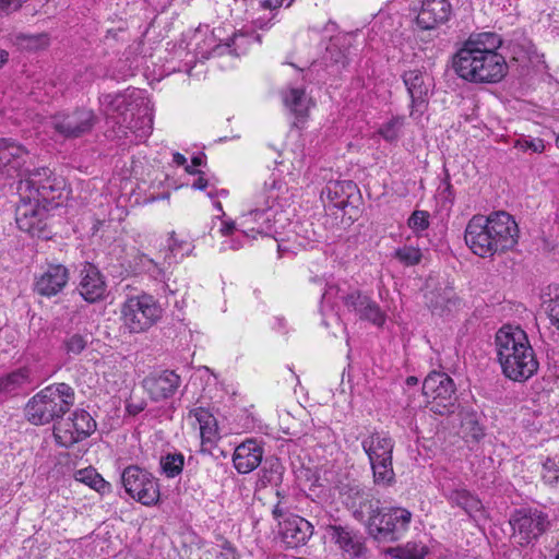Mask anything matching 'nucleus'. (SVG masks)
Listing matches in <instances>:
<instances>
[{
  "mask_svg": "<svg viewBox=\"0 0 559 559\" xmlns=\"http://www.w3.org/2000/svg\"><path fill=\"white\" fill-rule=\"evenodd\" d=\"M443 495L452 507L461 508L469 518L477 519L484 514L480 499L465 488L451 489Z\"/></svg>",
  "mask_w": 559,
  "mask_h": 559,
  "instance_id": "b1692460",
  "label": "nucleus"
},
{
  "mask_svg": "<svg viewBox=\"0 0 559 559\" xmlns=\"http://www.w3.org/2000/svg\"><path fill=\"white\" fill-rule=\"evenodd\" d=\"M29 383L28 370L17 369L7 376L0 377V395H7Z\"/></svg>",
  "mask_w": 559,
  "mask_h": 559,
  "instance_id": "473e14b6",
  "label": "nucleus"
},
{
  "mask_svg": "<svg viewBox=\"0 0 559 559\" xmlns=\"http://www.w3.org/2000/svg\"><path fill=\"white\" fill-rule=\"evenodd\" d=\"M342 497L353 516L366 523L369 530V523L380 510V501L374 499L369 490L358 485L346 486L342 491Z\"/></svg>",
  "mask_w": 559,
  "mask_h": 559,
  "instance_id": "9b49d317",
  "label": "nucleus"
},
{
  "mask_svg": "<svg viewBox=\"0 0 559 559\" xmlns=\"http://www.w3.org/2000/svg\"><path fill=\"white\" fill-rule=\"evenodd\" d=\"M390 552L396 559H424L428 548L421 543L408 542L404 546L393 548Z\"/></svg>",
  "mask_w": 559,
  "mask_h": 559,
  "instance_id": "e433bc0d",
  "label": "nucleus"
},
{
  "mask_svg": "<svg viewBox=\"0 0 559 559\" xmlns=\"http://www.w3.org/2000/svg\"><path fill=\"white\" fill-rule=\"evenodd\" d=\"M326 532L331 540L334 542L348 558L360 559L364 556L366 547L362 536L358 534V532L349 526L342 525H329Z\"/></svg>",
  "mask_w": 559,
  "mask_h": 559,
  "instance_id": "f3484780",
  "label": "nucleus"
},
{
  "mask_svg": "<svg viewBox=\"0 0 559 559\" xmlns=\"http://www.w3.org/2000/svg\"><path fill=\"white\" fill-rule=\"evenodd\" d=\"M403 82L411 97V117H420L428 104L432 78L419 70H409L403 74Z\"/></svg>",
  "mask_w": 559,
  "mask_h": 559,
  "instance_id": "4468645a",
  "label": "nucleus"
},
{
  "mask_svg": "<svg viewBox=\"0 0 559 559\" xmlns=\"http://www.w3.org/2000/svg\"><path fill=\"white\" fill-rule=\"evenodd\" d=\"M418 383V379L414 376H409L407 377L406 379V384L407 385H416Z\"/></svg>",
  "mask_w": 559,
  "mask_h": 559,
  "instance_id": "338daca9",
  "label": "nucleus"
},
{
  "mask_svg": "<svg viewBox=\"0 0 559 559\" xmlns=\"http://www.w3.org/2000/svg\"><path fill=\"white\" fill-rule=\"evenodd\" d=\"M283 1L284 0H258V5H259V9L261 10H269V14L271 15L270 17H265V16H260L255 20H253V24L255 27L258 28H266L270 24V22L272 21V19L274 17V13L273 11L278 9L282 4H283Z\"/></svg>",
  "mask_w": 559,
  "mask_h": 559,
  "instance_id": "a18cd8bd",
  "label": "nucleus"
},
{
  "mask_svg": "<svg viewBox=\"0 0 559 559\" xmlns=\"http://www.w3.org/2000/svg\"><path fill=\"white\" fill-rule=\"evenodd\" d=\"M173 160L178 166H185L187 163V158L180 153H175L173 155Z\"/></svg>",
  "mask_w": 559,
  "mask_h": 559,
  "instance_id": "e2e57ef3",
  "label": "nucleus"
},
{
  "mask_svg": "<svg viewBox=\"0 0 559 559\" xmlns=\"http://www.w3.org/2000/svg\"><path fill=\"white\" fill-rule=\"evenodd\" d=\"M519 237L518 223L504 211L492 212L487 216L474 215L464 231L466 246L480 258H492L512 250Z\"/></svg>",
  "mask_w": 559,
  "mask_h": 559,
  "instance_id": "f03ea898",
  "label": "nucleus"
},
{
  "mask_svg": "<svg viewBox=\"0 0 559 559\" xmlns=\"http://www.w3.org/2000/svg\"><path fill=\"white\" fill-rule=\"evenodd\" d=\"M20 201L15 209V221L19 228L33 237L48 238L47 206L33 197L19 195Z\"/></svg>",
  "mask_w": 559,
  "mask_h": 559,
  "instance_id": "1a4fd4ad",
  "label": "nucleus"
},
{
  "mask_svg": "<svg viewBox=\"0 0 559 559\" xmlns=\"http://www.w3.org/2000/svg\"><path fill=\"white\" fill-rule=\"evenodd\" d=\"M52 176L53 173L47 167H38L34 169L26 167L17 177V194L23 195L24 198H35V195L39 193V190H41V187L47 185L44 178H51Z\"/></svg>",
  "mask_w": 559,
  "mask_h": 559,
  "instance_id": "5701e85b",
  "label": "nucleus"
},
{
  "mask_svg": "<svg viewBox=\"0 0 559 559\" xmlns=\"http://www.w3.org/2000/svg\"><path fill=\"white\" fill-rule=\"evenodd\" d=\"M546 312L551 325L559 330V288H555L554 297L546 302Z\"/></svg>",
  "mask_w": 559,
  "mask_h": 559,
  "instance_id": "3c124183",
  "label": "nucleus"
},
{
  "mask_svg": "<svg viewBox=\"0 0 559 559\" xmlns=\"http://www.w3.org/2000/svg\"><path fill=\"white\" fill-rule=\"evenodd\" d=\"M429 213L423 210H416L407 219V226L419 236L429 227Z\"/></svg>",
  "mask_w": 559,
  "mask_h": 559,
  "instance_id": "49530a36",
  "label": "nucleus"
},
{
  "mask_svg": "<svg viewBox=\"0 0 559 559\" xmlns=\"http://www.w3.org/2000/svg\"><path fill=\"white\" fill-rule=\"evenodd\" d=\"M421 7L416 17L417 25L423 29H433L445 23L452 12L449 0H420Z\"/></svg>",
  "mask_w": 559,
  "mask_h": 559,
  "instance_id": "6ab92c4d",
  "label": "nucleus"
},
{
  "mask_svg": "<svg viewBox=\"0 0 559 559\" xmlns=\"http://www.w3.org/2000/svg\"><path fill=\"white\" fill-rule=\"evenodd\" d=\"M68 425L74 428L76 437L66 435V432L59 433L61 439V447L69 448L72 444L88 437L95 429L96 423L85 411H76L73 413V417L68 419Z\"/></svg>",
  "mask_w": 559,
  "mask_h": 559,
  "instance_id": "393cba45",
  "label": "nucleus"
},
{
  "mask_svg": "<svg viewBox=\"0 0 559 559\" xmlns=\"http://www.w3.org/2000/svg\"><path fill=\"white\" fill-rule=\"evenodd\" d=\"M221 551L216 555L215 559H239V554L236 547L227 539L221 544Z\"/></svg>",
  "mask_w": 559,
  "mask_h": 559,
  "instance_id": "864d4df0",
  "label": "nucleus"
},
{
  "mask_svg": "<svg viewBox=\"0 0 559 559\" xmlns=\"http://www.w3.org/2000/svg\"><path fill=\"white\" fill-rule=\"evenodd\" d=\"M97 117L87 108H79L70 114H58L52 118L53 129L66 138H79L92 131Z\"/></svg>",
  "mask_w": 559,
  "mask_h": 559,
  "instance_id": "f8f14e48",
  "label": "nucleus"
},
{
  "mask_svg": "<svg viewBox=\"0 0 559 559\" xmlns=\"http://www.w3.org/2000/svg\"><path fill=\"white\" fill-rule=\"evenodd\" d=\"M262 457V447L255 440L248 439L235 449L233 463L238 473L248 474L261 464Z\"/></svg>",
  "mask_w": 559,
  "mask_h": 559,
  "instance_id": "4be33fe9",
  "label": "nucleus"
},
{
  "mask_svg": "<svg viewBox=\"0 0 559 559\" xmlns=\"http://www.w3.org/2000/svg\"><path fill=\"white\" fill-rule=\"evenodd\" d=\"M275 198L276 197L273 194L267 195L264 206L252 209L242 215L239 225L246 236H250V234H259L275 238V234L277 231L274 227V212L272 210V203Z\"/></svg>",
  "mask_w": 559,
  "mask_h": 559,
  "instance_id": "ddd939ff",
  "label": "nucleus"
},
{
  "mask_svg": "<svg viewBox=\"0 0 559 559\" xmlns=\"http://www.w3.org/2000/svg\"><path fill=\"white\" fill-rule=\"evenodd\" d=\"M344 306L349 312H354L360 320L382 326L385 322V313L379 305L361 290H350L341 296Z\"/></svg>",
  "mask_w": 559,
  "mask_h": 559,
  "instance_id": "2eb2a0df",
  "label": "nucleus"
},
{
  "mask_svg": "<svg viewBox=\"0 0 559 559\" xmlns=\"http://www.w3.org/2000/svg\"><path fill=\"white\" fill-rule=\"evenodd\" d=\"M154 106L150 99L142 102V136L150 135L153 131Z\"/></svg>",
  "mask_w": 559,
  "mask_h": 559,
  "instance_id": "8fccbe9b",
  "label": "nucleus"
},
{
  "mask_svg": "<svg viewBox=\"0 0 559 559\" xmlns=\"http://www.w3.org/2000/svg\"><path fill=\"white\" fill-rule=\"evenodd\" d=\"M520 146L527 151L531 150L535 153H542L545 148L544 141L540 139L522 140L519 142Z\"/></svg>",
  "mask_w": 559,
  "mask_h": 559,
  "instance_id": "6e6d98bb",
  "label": "nucleus"
},
{
  "mask_svg": "<svg viewBox=\"0 0 559 559\" xmlns=\"http://www.w3.org/2000/svg\"><path fill=\"white\" fill-rule=\"evenodd\" d=\"M188 246H189V243H187L186 241H177L175 239V233H171L170 237L168 239V245H167V250L166 251L167 252L169 251L171 253H176L179 248L188 247Z\"/></svg>",
  "mask_w": 559,
  "mask_h": 559,
  "instance_id": "13d9d810",
  "label": "nucleus"
},
{
  "mask_svg": "<svg viewBox=\"0 0 559 559\" xmlns=\"http://www.w3.org/2000/svg\"><path fill=\"white\" fill-rule=\"evenodd\" d=\"M69 282V270L62 264H50L35 281V292L51 297L59 294Z\"/></svg>",
  "mask_w": 559,
  "mask_h": 559,
  "instance_id": "412c9836",
  "label": "nucleus"
},
{
  "mask_svg": "<svg viewBox=\"0 0 559 559\" xmlns=\"http://www.w3.org/2000/svg\"><path fill=\"white\" fill-rule=\"evenodd\" d=\"M361 436L360 427H353L352 430L345 436V442L348 445L355 444Z\"/></svg>",
  "mask_w": 559,
  "mask_h": 559,
  "instance_id": "bf43d9fd",
  "label": "nucleus"
},
{
  "mask_svg": "<svg viewBox=\"0 0 559 559\" xmlns=\"http://www.w3.org/2000/svg\"><path fill=\"white\" fill-rule=\"evenodd\" d=\"M392 258L404 266H415L421 262L423 251L419 247L403 245L394 250Z\"/></svg>",
  "mask_w": 559,
  "mask_h": 559,
  "instance_id": "c9c22d12",
  "label": "nucleus"
},
{
  "mask_svg": "<svg viewBox=\"0 0 559 559\" xmlns=\"http://www.w3.org/2000/svg\"><path fill=\"white\" fill-rule=\"evenodd\" d=\"M282 478V465L277 460L265 462L262 468L261 481L263 485L277 484Z\"/></svg>",
  "mask_w": 559,
  "mask_h": 559,
  "instance_id": "de8ad7c7",
  "label": "nucleus"
},
{
  "mask_svg": "<svg viewBox=\"0 0 559 559\" xmlns=\"http://www.w3.org/2000/svg\"><path fill=\"white\" fill-rule=\"evenodd\" d=\"M163 314V309L154 300L151 295L142 294V316L146 318V322H142V326H151L156 323Z\"/></svg>",
  "mask_w": 559,
  "mask_h": 559,
  "instance_id": "79ce46f5",
  "label": "nucleus"
},
{
  "mask_svg": "<svg viewBox=\"0 0 559 559\" xmlns=\"http://www.w3.org/2000/svg\"><path fill=\"white\" fill-rule=\"evenodd\" d=\"M235 228H236V226H235L234 221L224 222L221 227V233L223 236H227V235H230L235 230Z\"/></svg>",
  "mask_w": 559,
  "mask_h": 559,
  "instance_id": "052dcab7",
  "label": "nucleus"
},
{
  "mask_svg": "<svg viewBox=\"0 0 559 559\" xmlns=\"http://www.w3.org/2000/svg\"><path fill=\"white\" fill-rule=\"evenodd\" d=\"M140 311V296L129 297L121 308V318L123 325L130 333L140 331V321L138 320V312Z\"/></svg>",
  "mask_w": 559,
  "mask_h": 559,
  "instance_id": "7c9ffc66",
  "label": "nucleus"
},
{
  "mask_svg": "<svg viewBox=\"0 0 559 559\" xmlns=\"http://www.w3.org/2000/svg\"><path fill=\"white\" fill-rule=\"evenodd\" d=\"M179 384L180 377L170 370L153 371L143 381L151 400L156 402L173 396Z\"/></svg>",
  "mask_w": 559,
  "mask_h": 559,
  "instance_id": "dca6fc26",
  "label": "nucleus"
},
{
  "mask_svg": "<svg viewBox=\"0 0 559 559\" xmlns=\"http://www.w3.org/2000/svg\"><path fill=\"white\" fill-rule=\"evenodd\" d=\"M26 148L12 139H0V168H3L9 177L17 178L26 168Z\"/></svg>",
  "mask_w": 559,
  "mask_h": 559,
  "instance_id": "a211bd4d",
  "label": "nucleus"
},
{
  "mask_svg": "<svg viewBox=\"0 0 559 559\" xmlns=\"http://www.w3.org/2000/svg\"><path fill=\"white\" fill-rule=\"evenodd\" d=\"M272 514L277 521L280 537L287 548L304 546L312 536V524L306 519L289 512L282 501L274 506Z\"/></svg>",
  "mask_w": 559,
  "mask_h": 559,
  "instance_id": "0eeeda50",
  "label": "nucleus"
},
{
  "mask_svg": "<svg viewBox=\"0 0 559 559\" xmlns=\"http://www.w3.org/2000/svg\"><path fill=\"white\" fill-rule=\"evenodd\" d=\"M190 416L194 417L199 424L202 445L214 444L219 439L217 420L206 408L194 407L190 411Z\"/></svg>",
  "mask_w": 559,
  "mask_h": 559,
  "instance_id": "a878e982",
  "label": "nucleus"
},
{
  "mask_svg": "<svg viewBox=\"0 0 559 559\" xmlns=\"http://www.w3.org/2000/svg\"><path fill=\"white\" fill-rule=\"evenodd\" d=\"M355 190L356 185L350 180L329 181L322 191V195L325 194L335 207L344 209Z\"/></svg>",
  "mask_w": 559,
  "mask_h": 559,
  "instance_id": "cd10ccee",
  "label": "nucleus"
},
{
  "mask_svg": "<svg viewBox=\"0 0 559 559\" xmlns=\"http://www.w3.org/2000/svg\"><path fill=\"white\" fill-rule=\"evenodd\" d=\"M62 432H66V435H70L72 437H76V433H74V428H72V426H69L68 425V420L63 421V423H58L57 425H55L53 427V437H55V440L56 442L61 447V439L59 438V433L62 435Z\"/></svg>",
  "mask_w": 559,
  "mask_h": 559,
  "instance_id": "4d7b16f0",
  "label": "nucleus"
},
{
  "mask_svg": "<svg viewBox=\"0 0 559 559\" xmlns=\"http://www.w3.org/2000/svg\"><path fill=\"white\" fill-rule=\"evenodd\" d=\"M543 479L546 484L554 486L559 480V455L548 457L543 464Z\"/></svg>",
  "mask_w": 559,
  "mask_h": 559,
  "instance_id": "09e8293b",
  "label": "nucleus"
},
{
  "mask_svg": "<svg viewBox=\"0 0 559 559\" xmlns=\"http://www.w3.org/2000/svg\"><path fill=\"white\" fill-rule=\"evenodd\" d=\"M209 186L207 179L199 177L192 185V188L197 190H204Z\"/></svg>",
  "mask_w": 559,
  "mask_h": 559,
  "instance_id": "680f3d73",
  "label": "nucleus"
},
{
  "mask_svg": "<svg viewBox=\"0 0 559 559\" xmlns=\"http://www.w3.org/2000/svg\"><path fill=\"white\" fill-rule=\"evenodd\" d=\"M345 39V37H336L331 41V44L326 47L328 53L331 55V60H333L335 63H342L345 64L346 62V50L338 49L336 53H333V50L337 48L338 43Z\"/></svg>",
  "mask_w": 559,
  "mask_h": 559,
  "instance_id": "603ef678",
  "label": "nucleus"
},
{
  "mask_svg": "<svg viewBox=\"0 0 559 559\" xmlns=\"http://www.w3.org/2000/svg\"><path fill=\"white\" fill-rule=\"evenodd\" d=\"M99 102L100 109L107 118L116 120L119 117H123L122 121L124 122L127 120L124 116L132 105L129 102V95L127 93L105 94L100 97Z\"/></svg>",
  "mask_w": 559,
  "mask_h": 559,
  "instance_id": "bb28decb",
  "label": "nucleus"
},
{
  "mask_svg": "<svg viewBox=\"0 0 559 559\" xmlns=\"http://www.w3.org/2000/svg\"><path fill=\"white\" fill-rule=\"evenodd\" d=\"M443 193H447V199H450V200L453 199L452 186L449 181H447V186H445Z\"/></svg>",
  "mask_w": 559,
  "mask_h": 559,
  "instance_id": "69168bd1",
  "label": "nucleus"
},
{
  "mask_svg": "<svg viewBox=\"0 0 559 559\" xmlns=\"http://www.w3.org/2000/svg\"><path fill=\"white\" fill-rule=\"evenodd\" d=\"M502 373L512 381L524 382L538 370L533 347L526 333L519 326L504 325L495 338Z\"/></svg>",
  "mask_w": 559,
  "mask_h": 559,
  "instance_id": "7ed1b4c3",
  "label": "nucleus"
},
{
  "mask_svg": "<svg viewBox=\"0 0 559 559\" xmlns=\"http://www.w3.org/2000/svg\"><path fill=\"white\" fill-rule=\"evenodd\" d=\"M501 37L492 32L473 34L453 57V69L472 83H497L508 73V64L497 50Z\"/></svg>",
  "mask_w": 559,
  "mask_h": 559,
  "instance_id": "f257e3e1",
  "label": "nucleus"
},
{
  "mask_svg": "<svg viewBox=\"0 0 559 559\" xmlns=\"http://www.w3.org/2000/svg\"><path fill=\"white\" fill-rule=\"evenodd\" d=\"M75 479L83 483L97 492L104 495L110 489L109 483H107L94 468H83L75 473Z\"/></svg>",
  "mask_w": 559,
  "mask_h": 559,
  "instance_id": "f704fd0d",
  "label": "nucleus"
},
{
  "mask_svg": "<svg viewBox=\"0 0 559 559\" xmlns=\"http://www.w3.org/2000/svg\"><path fill=\"white\" fill-rule=\"evenodd\" d=\"M159 500V485L150 474L142 472V504L152 506Z\"/></svg>",
  "mask_w": 559,
  "mask_h": 559,
  "instance_id": "a19ab883",
  "label": "nucleus"
},
{
  "mask_svg": "<svg viewBox=\"0 0 559 559\" xmlns=\"http://www.w3.org/2000/svg\"><path fill=\"white\" fill-rule=\"evenodd\" d=\"M395 442L384 431L373 430L361 441L372 472L373 484L380 487H391L395 484L393 469V450Z\"/></svg>",
  "mask_w": 559,
  "mask_h": 559,
  "instance_id": "39448f33",
  "label": "nucleus"
},
{
  "mask_svg": "<svg viewBox=\"0 0 559 559\" xmlns=\"http://www.w3.org/2000/svg\"><path fill=\"white\" fill-rule=\"evenodd\" d=\"M423 393L429 409L437 415H451L459 407L454 381L444 372H430L424 380Z\"/></svg>",
  "mask_w": 559,
  "mask_h": 559,
  "instance_id": "423d86ee",
  "label": "nucleus"
},
{
  "mask_svg": "<svg viewBox=\"0 0 559 559\" xmlns=\"http://www.w3.org/2000/svg\"><path fill=\"white\" fill-rule=\"evenodd\" d=\"M142 272H145L150 278H152L157 288L156 290H164L165 289V272L162 267L157 265V263L146 258L144 254H142Z\"/></svg>",
  "mask_w": 559,
  "mask_h": 559,
  "instance_id": "37998d69",
  "label": "nucleus"
},
{
  "mask_svg": "<svg viewBox=\"0 0 559 559\" xmlns=\"http://www.w3.org/2000/svg\"><path fill=\"white\" fill-rule=\"evenodd\" d=\"M74 404V391L67 383H55L36 393L25 406L33 425H46L62 418Z\"/></svg>",
  "mask_w": 559,
  "mask_h": 559,
  "instance_id": "20e7f679",
  "label": "nucleus"
},
{
  "mask_svg": "<svg viewBox=\"0 0 559 559\" xmlns=\"http://www.w3.org/2000/svg\"><path fill=\"white\" fill-rule=\"evenodd\" d=\"M121 484L124 493L135 501H140V467L130 465L121 474Z\"/></svg>",
  "mask_w": 559,
  "mask_h": 559,
  "instance_id": "72a5a7b5",
  "label": "nucleus"
},
{
  "mask_svg": "<svg viewBox=\"0 0 559 559\" xmlns=\"http://www.w3.org/2000/svg\"><path fill=\"white\" fill-rule=\"evenodd\" d=\"M412 519V513L404 508H391L377 513L369 523V534L379 542L396 540Z\"/></svg>",
  "mask_w": 559,
  "mask_h": 559,
  "instance_id": "6e6552de",
  "label": "nucleus"
},
{
  "mask_svg": "<svg viewBox=\"0 0 559 559\" xmlns=\"http://www.w3.org/2000/svg\"><path fill=\"white\" fill-rule=\"evenodd\" d=\"M454 292L452 288L445 287L442 292L431 293V296L427 300L429 308L435 311H444L450 309L451 306H455L457 300H453Z\"/></svg>",
  "mask_w": 559,
  "mask_h": 559,
  "instance_id": "ea45409f",
  "label": "nucleus"
},
{
  "mask_svg": "<svg viewBox=\"0 0 559 559\" xmlns=\"http://www.w3.org/2000/svg\"><path fill=\"white\" fill-rule=\"evenodd\" d=\"M11 41L22 50H38L49 45L48 35L17 33L11 36Z\"/></svg>",
  "mask_w": 559,
  "mask_h": 559,
  "instance_id": "2f4dec72",
  "label": "nucleus"
},
{
  "mask_svg": "<svg viewBox=\"0 0 559 559\" xmlns=\"http://www.w3.org/2000/svg\"><path fill=\"white\" fill-rule=\"evenodd\" d=\"M28 0H0V15H9L19 11Z\"/></svg>",
  "mask_w": 559,
  "mask_h": 559,
  "instance_id": "5fc2aeb1",
  "label": "nucleus"
},
{
  "mask_svg": "<svg viewBox=\"0 0 559 559\" xmlns=\"http://www.w3.org/2000/svg\"><path fill=\"white\" fill-rule=\"evenodd\" d=\"M106 287V283L98 269L91 263H85L81 270L78 286L81 297L87 302H97L105 297Z\"/></svg>",
  "mask_w": 559,
  "mask_h": 559,
  "instance_id": "aec40b11",
  "label": "nucleus"
},
{
  "mask_svg": "<svg viewBox=\"0 0 559 559\" xmlns=\"http://www.w3.org/2000/svg\"><path fill=\"white\" fill-rule=\"evenodd\" d=\"M283 103L286 108L297 117H305L309 109V103L304 88L292 87L282 92Z\"/></svg>",
  "mask_w": 559,
  "mask_h": 559,
  "instance_id": "c85d7f7f",
  "label": "nucleus"
},
{
  "mask_svg": "<svg viewBox=\"0 0 559 559\" xmlns=\"http://www.w3.org/2000/svg\"><path fill=\"white\" fill-rule=\"evenodd\" d=\"M192 165H193L194 167H197V166H201V165H202V157H201V156H194V157L192 158Z\"/></svg>",
  "mask_w": 559,
  "mask_h": 559,
  "instance_id": "774afa93",
  "label": "nucleus"
},
{
  "mask_svg": "<svg viewBox=\"0 0 559 559\" xmlns=\"http://www.w3.org/2000/svg\"><path fill=\"white\" fill-rule=\"evenodd\" d=\"M44 179L47 185L41 187V190H39V193L35 195L34 199H37L38 202L48 206L62 198L64 182L61 178H58L55 175L51 178Z\"/></svg>",
  "mask_w": 559,
  "mask_h": 559,
  "instance_id": "c756f323",
  "label": "nucleus"
},
{
  "mask_svg": "<svg viewBox=\"0 0 559 559\" xmlns=\"http://www.w3.org/2000/svg\"><path fill=\"white\" fill-rule=\"evenodd\" d=\"M163 474L168 478H174L181 474L185 465V456L181 453H167L159 461Z\"/></svg>",
  "mask_w": 559,
  "mask_h": 559,
  "instance_id": "4c0bfd02",
  "label": "nucleus"
},
{
  "mask_svg": "<svg viewBox=\"0 0 559 559\" xmlns=\"http://www.w3.org/2000/svg\"><path fill=\"white\" fill-rule=\"evenodd\" d=\"M513 535L522 546L537 540L549 527L546 513L537 509L519 510L510 519Z\"/></svg>",
  "mask_w": 559,
  "mask_h": 559,
  "instance_id": "9d476101",
  "label": "nucleus"
},
{
  "mask_svg": "<svg viewBox=\"0 0 559 559\" xmlns=\"http://www.w3.org/2000/svg\"><path fill=\"white\" fill-rule=\"evenodd\" d=\"M404 126L405 117L395 116L379 128L378 134L381 135L386 142H396L402 135Z\"/></svg>",
  "mask_w": 559,
  "mask_h": 559,
  "instance_id": "58836bf2",
  "label": "nucleus"
},
{
  "mask_svg": "<svg viewBox=\"0 0 559 559\" xmlns=\"http://www.w3.org/2000/svg\"><path fill=\"white\" fill-rule=\"evenodd\" d=\"M87 334L73 333L66 337L63 347L69 356L80 355L88 344Z\"/></svg>",
  "mask_w": 559,
  "mask_h": 559,
  "instance_id": "c03bdc74",
  "label": "nucleus"
},
{
  "mask_svg": "<svg viewBox=\"0 0 559 559\" xmlns=\"http://www.w3.org/2000/svg\"><path fill=\"white\" fill-rule=\"evenodd\" d=\"M9 53L5 50L0 49V68L8 61Z\"/></svg>",
  "mask_w": 559,
  "mask_h": 559,
  "instance_id": "0e129e2a",
  "label": "nucleus"
}]
</instances>
